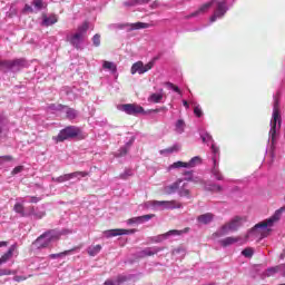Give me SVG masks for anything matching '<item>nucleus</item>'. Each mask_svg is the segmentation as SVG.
I'll return each mask as SVG.
<instances>
[{
	"mask_svg": "<svg viewBox=\"0 0 285 285\" xmlns=\"http://www.w3.org/2000/svg\"><path fill=\"white\" fill-rule=\"evenodd\" d=\"M145 208H151V210H175V208H183V206L177 200H148L145 203Z\"/></svg>",
	"mask_w": 285,
	"mask_h": 285,
	"instance_id": "obj_4",
	"label": "nucleus"
},
{
	"mask_svg": "<svg viewBox=\"0 0 285 285\" xmlns=\"http://www.w3.org/2000/svg\"><path fill=\"white\" fill-rule=\"evenodd\" d=\"M147 3H150V0H128L125 6H146Z\"/></svg>",
	"mask_w": 285,
	"mask_h": 285,
	"instance_id": "obj_30",
	"label": "nucleus"
},
{
	"mask_svg": "<svg viewBox=\"0 0 285 285\" xmlns=\"http://www.w3.org/2000/svg\"><path fill=\"white\" fill-rule=\"evenodd\" d=\"M12 253H14V247H10L9 250L0 257L3 264H6V262L12 257Z\"/></svg>",
	"mask_w": 285,
	"mask_h": 285,
	"instance_id": "obj_39",
	"label": "nucleus"
},
{
	"mask_svg": "<svg viewBox=\"0 0 285 285\" xmlns=\"http://www.w3.org/2000/svg\"><path fill=\"white\" fill-rule=\"evenodd\" d=\"M210 8H214V13L209 18V23H215V21L224 19V17H226V12L230 10L226 0H210L209 2L203 4L198 10L194 11L189 16H186V19H193V17L206 14V11L210 10Z\"/></svg>",
	"mask_w": 285,
	"mask_h": 285,
	"instance_id": "obj_1",
	"label": "nucleus"
},
{
	"mask_svg": "<svg viewBox=\"0 0 285 285\" xmlns=\"http://www.w3.org/2000/svg\"><path fill=\"white\" fill-rule=\"evenodd\" d=\"M214 215L212 213H207V214H203L200 216H198V222L199 224H210V222H213L214 219Z\"/></svg>",
	"mask_w": 285,
	"mask_h": 285,
	"instance_id": "obj_22",
	"label": "nucleus"
},
{
	"mask_svg": "<svg viewBox=\"0 0 285 285\" xmlns=\"http://www.w3.org/2000/svg\"><path fill=\"white\" fill-rule=\"evenodd\" d=\"M191 106H194V115H196V117L199 118L204 115V111L202 110V107L199 106V104L191 102Z\"/></svg>",
	"mask_w": 285,
	"mask_h": 285,
	"instance_id": "obj_37",
	"label": "nucleus"
},
{
	"mask_svg": "<svg viewBox=\"0 0 285 285\" xmlns=\"http://www.w3.org/2000/svg\"><path fill=\"white\" fill-rule=\"evenodd\" d=\"M200 137H202V140L204 141V144L210 145V150H213V146H217V145H215V140H213V136H210V134L204 132L200 135Z\"/></svg>",
	"mask_w": 285,
	"mask_h": 285,
	"instance_id": "obj_27",
	"label": "nucleus"
},
{
	"mask_svg": "<svg viewBox=\"0 0 285 285\" xmlns=\"http://www.w3.org/2000/svg\"><path fill=\"white\" fill-rule=\"evenodd\" d=\"M178 195L179 197H190V189L188 188V183H185L184 179L178 189Z\"/></svg>",
	"mask_w": 285,
	"mask_h": 285,
	"instance_id": "obj_20",
	"label": "nucleus"
},
{
	"mask_svg": "<svg viewBox=\"0 0 285 285\" xmlns=\"http://www.w3.org/2000/svg\"><path fill=\"white\" fill-rule=\"evenodd\" d=\"M55 23H57V16L51 14L48 17L47 14H42V26L48 28L49 26H55Z\"/></svg>",
	"mask_w": 285,
	"mask_h": 285,
	"instance_id": "obj_19",
	"label": "nucleus"
},
{
	"mask_svg": "<svg viewBox=\"0 0 285 285\" xmlns=\"http://www.w3.org/2000/svg\"><path fill=\"white\" fill-rule=\"evenodd\" d=\"M102 68L105 70H110V72H117V66L115 65V62L104 61Z\"/></svg>",
	"mask_w": 285,
	"mask_h": 285,
	"instance_id": "obj_32",
	"label": "nucleus"
},
{
	"mask_svg": "<svg viewBox=\"0 0 285 285\" xmlns=\"http://www.w3.org/2000/svg\"><path fill=\"white\" fill-rule=\"evenodd\" d=\"M144 28H148V23H144V22H136L131 24V29L132 30H141Z\"/></svg>",
	"mask_w": 285,
	"mask_h": 285,
	"instance_id": "obj_43",
	"label": "nucleus"
},
{
	"mask_svg": "<svg viewBox=\"0 0 285 285\" xmlns=\"http://www.w3.org/2000/svg\"><path fill=\"white\" fill-rule=\"evenodd\" d=\"M126 279V276H118L115 279H107L104 285H122Z\"/></svg>",
	"mask_w": 285,
	"mask_h": 285,
	"instance_id": "obj_29",
	"label": "nucleus"
},
{
	"mask_svg": "<svg viewBox=\"0 0 285 285\" xmlns=\"http://www.w3.org/2000/svg\"><path fill=\"white\" fill-rule=\"evenodd\" d=\"M132 169H125V171L118 176V179H128L129 177H132Z\"/></svg>",
	"mask_w": 285,
	"mask_h": 285,
	"instance_id": "obj_41",
	"label": "nucleus"
},
{
	"mask_svg": "<svg viewBox=\"0 0 285 285\" xmlns=\"http://www.w3.org/2000/svg\"><path fill=\"white\" fill-rule=\"evenodd\" d=\"M67 175L69 177V181H70V179H77L78 181H80L81 178L88 177V173L87 171H75V173L67 174Z\"/></svg>",
	"mask_w": 285,
	"mask_h": 285,
	"instance_id": "obj_28",
	"label": "nucleus"
},
{
	"mask_svg": "<svg viewBox=\"0 0 285 285\" xmlns=\"http://www.w3.org/2000/svg\"><path fill=\"white\" fill-rule=\"evenodd\" d=\"M183 106H185L187 109L190 108V105L186 100H183Z\"/></svg>",
	"mask_w": 285,
	"mask_h": 285,
	"instance_id": "obj_60",
	"label": "nucleus"
},
{
	"mask_svg": "<svg viewBox=\"0 0 285 285\" xmlns=\"http://www.w3.org/2000/svg\"><path fill=\"white\" fill-rule=\"evenodd\" d=\"M285 207L277 209L274 215L258 224H256L252 230L248 232L247 237H254V239H264L268 237L273 230V226L282 219V213H284Z\"/></svg>",
	"mask_w": 285,
	"mask_h": 285,
	"instance_id": "obj_2",
	"label": "nucleus"
},
{
	"mask_svg": "<svg viewBox=\"0 0 285 285\" xmlns=\"http://www.w3.org/2000/svg\"><path fill=\"white\" fill-rule=\"evenodd\" d=\"M62 234L63 233H59L57 230H49L42 234L40 237H38L33 242V246L36 248H48V246H50L52 242H57V239H59V237H61Z\"/></svg>",
	"mask_w": 285,
	"mask_h": 285,
	"instance_id": "obj_6",
	"label": "nucleus"
},
{
	"mask_svg": "<svg viewBox=\"0 0 285 285\" xmlns=\"http://www.w3.org/2000/svg\"><path fill=\"white\" fill-rule=\"evenodd\" d=\"M72 250H75V249L65 250V252H61V253H58V254H50V255H49V259H59V258H63V257H66L67 255H71Z\"/></svg>",
	"mask_w": 285,
	"mask_h": 285,
	"instance_id": "obj_31",
	"label": "nucleus"
},
{
	"mask_svg": "<svg viewBox=\"0 0 285 285\" xmlns=\"http://www.w3.org/2000/svg\"><path fill=\"white\" fill-rule=\"evenodd\" d=\"M81 135V129L75 126H68L65 129H61L57 137L53 139L57 142L67 141L68 139H75V137H79Z\"/></svg>",
	"mask_w": 285,
	"mask_h": 285,
	"instance_id": "obj_8",
	"label": "nucleus"
},
{
	"mask_svg": "<svg viewBox=\"0 0 285 285\" xmlns=\"http://www.w3.org/2000/svg\"><path fill=\"white\" fill-rule=\"evenodd\" d=\"M130 144H127L126 146L121 147L118 153H116V157H126L128 155V147Z\"/></svg>",
	"mask_w": 285,
	"mask_h": 285,
	"instance_id": "obj_40",
	"label": "nucleus"
},
{
	"mask_svg": "<svg viewBox=\"0 0 285 285\" xmlns=\"http://www.w3.org/2000/svg\"><path fill=\"white\" fill-rule=\"evenodd\" d=\"M88 28H89L88 22H83L78 27L75 33L67 36V41H69V43L77 50L81 49V45L86 39V32H88Z\"/></svg>",
	"mask_w": 285,
	"mask_h": 285,
	"instance_id": "obj_5",
	"label": "nucleus"
},
{
	"mask_svg": "<svg viewBox=\"0 0 285 285\" xmlns=\"http://www.w3.org/2000/svg\"><path fill=\"white\" fill-rule=\"evenodd\" d=\"M191 181H194V184H202V186H204V187L206 186V181H204L199 177L193 178V176H191Z\"/></svg>",
	"mask_w": 285,
	"mask_h": 285,
	"instance_id": "obj_50",
	"label": "nucleus"
},
{
	"mask_svg": "<svg viewBox=\"0 0 285 285\" xmlns=\"http://www.w3.org/2000/svg\"><path fill=\"white\" fill-rule=\"evenodd\" d=\"M154 112H168V108L167 107H160L154 110Z\"/></svg>",
	"mask_w": 285,
	"mask_h": 285,
	"instance_id": "obj_57",
	"label": "nucleus"
},
{
	"mask_svg": "<svg viewBox=\"0 0 285 285\" xmlns=\"http://www.w3.org/2000/svg\"><path fill=\"white\" fill-rule=\"evenodd\" d=\"M3 246H8V242H0V248H3Z\"/></svg>",
	"mask_w": 285,
	"mask_h": 285,
	"instance_id": "obj_61",
	"label": "nucleus"
},
{
	"mask_svg": "<svg viewBox=\"0 0 285 285\" xmlns=\"http://www.w3.org/2000/svg\"><path fill=\"white\" fill-rule=\"evenodd\" d=\"M202 161H203L202 157H199V156L193 157L188 163L178 160V161L171 164L168 167V170H175L177 168H196V166H202Z\"/></svg>",
	"mask_w": 285,
	"mask_h": 285,
	"instance_id": "obj_11",
	"label": "nucleus"
},
{
	"mask_svg": "<svg viewBox=\"0 0 285 285\" xmlns=\"http://www.w3.org/2000/svg\"><path fill=\"white\" fill-rule=\"evenodd\" d=\"M184 130H186V122L184 119H178L175 124V132H177V135H181L184 134Z\"/></svg>",
	"mask_w": 285,
	"mask_h": 285,
	"instance_id": "obj_24",
	"label": "nucleus"
},
{
	"mask_svg": "<svg viewBox=\"0 0 285 285\" xmlns=\"http://www.w3.org/2000/svg\"><path fill=\"white\" fill-rule=\"evenodd\" d=\"M1 159H2V161H12V156H2V157H0V161H1Z\"/></svg>",
	"mask_w": 285,
	"mask_h": 285,
	"instance_id": "obj_58",
	"label": "nucleus"
},
{
	"mask_svg": "<svg viewBox=\"0 0 285 285\" xmlns=\"http://www.w3.org/2000/svg\"><path fill=\"white\" fill-rule=\"evenodd\" d=\"M20 202H22V204L26 202H29L30 204H39V202H41V198L37 196H29L26 198H20Z\"/></svg>",
	"mask_w": 285,
	"mask_h": 285,
	"instance_id": "obj_36",
	"label": "nucleus"
},
{
	"mask_svg": "<svg viewBox=\"0 0 285 285\" xmlns=\"http://www.w3.org/2000/svg\"><path fill=\"white\" fill-rule=\"evenodd\" d=\"M173 153H179V150H181V145L179 144H174L171 147H169Z\"/></svg>",
	"mask_w": 285,
	"mask_h": 285,
	"instance_id": "obj_48",
	"label": "nucleus"
},
{
	"mask_svg": "<svg viewBox=\"0 0 285 285\" xmlns=\"http://www.w3.org/2000/svg\"><path fill=\"white\" fill-rule=\"evenodd\" d=\"M92 43H94L95 48H99L101 46V36L96 33L92 37Z\"/></svg>",
	"mask_w": 285,
	"mask_h": 285,
	"instance_id": "obj_44",
	"label": "nucleus"
},
{
	"mask_svg": "<svg viewBox=\"0 0 285 285\" xmlns=\"http://www.w3.org/2000/svg\"><path fill=\"white\" fill-rule=\"evenodd\" d=\"M161 248L159 247H147L140 252L141 257H153V255H157Z\"/></svg>",
	"mask_w": 285,
	"mask_h": 285,
	"instance_id": "obj_18",
	"label": "nucleus"
},
{
	"mask_svg": "<svg viewBox=\"0 0 285 285\" xmlns=\"http://www.w3.org/2000/svg\"><path fill=\"white\" fill-rule=\"evenodd\" d=\"M282 275L285 277V264L278 265Z\"/></svg>",
	"mask_w": 285,
	"mask_h": 285,
	"instance_id": "obj_59",
	"label": "nucleus"
},
{
	"mask_svg": "<svg viewBox=\"0 0 285 285\" xmlns=\"http://www.w3.org/2000/svg\"><path fill=\"white\" fill-rule=\"evenodd\" d=\"M206 190H212L213 193H222L223 187L217 184L207 185L205 184Z\"/></svg>",
	"mask_w": 285,
	"mask_h": 285,
	"instance_id": "obj_34",
	"label": "nucleus"
},
{
	"mask_svg": "<svg viewBox=\"0 0 285 285\" xmlns=\"http://www.w3.org/2000/svg\"><path fill=\"white\" fill-rule=\"evenodd\" d=\"M120 110L122 112H126V115H132L134 117H137V115L144 114V107L136 104H125L120 106Z\"/></svg>",
	"mask_w": 285,
	"mask_h": 285,
	"instance_id": "obj_13",
	"label": "nucleus"
},
{
	"mask_svg": "<svg viewBox=\"0 0 285 285\" xmlns=\"http://www.w3.org/2000/svg\"><path fill=\"white\" fill-rule=\"evenodd\" d=\"M220 244L226 247V246H233V244H237V238L235 237H226L220 240Z\"/></svg>",
	"mask_w": 285,
	"mask_h": 285,
	"instance_id": "obj_33",
	"label": "nucleus"
},
{
	"mask_svg": "<svg viewBox=\"0 0 285 285\" xmlns=\"http://www.w3.org/2000/svg\"><path fill=\"white\" fill-rule=\"evenodd\" d=\"M87 253L90 257H96L101 253V245H91L87 248Z\"/></svg>",
	"mask_w": 285,
	"mask_h": 285,
	"instance_id": "obj_23",
	"label": "nucleus"
},
{
	"mask_svg": "<svg viewBox=\"0 0 285 285\" xmlns=\"http://www.w3.org/2000/svg\"><path fill=\"white\" fill-rule=\"evenodd\" d=\"M161 99H164V89H160L158 94H153L149 97V101H153V104H161Z\"/></svg>",
	"mask_w": 285,
	"mask_h": 285,
	"instance_id": "obj_25",
	"label": "nucleus"
},
{
	"mask_svg": "<svg viewBox=\"0 0 285 285\" xmlns=\"http://www.w3.org/2000/svg\"><path fill=\"white\" fill-rule=\"evenodd\" d=\"M19 173H23V166H17L11 171V175H19Z\"/></svg>",
	"mask_w": 285,
	"mask_h": 285,
	"instance_id": "obj_49",
	"label": "nucleus"
},
{
	"mask_svg": "<svg viewBox=\"0 0 285 285\" xmlns=\"http://www.w3.org/2000/svg\"><path fill=\"white\" fill-rule=\"evenodd\" d=\"M63 105H55V104H52V105H50L49 106V110H60V111H63Z\"/></svg>",
	"mask_w": 285,
	"mask_h": 285,
	"instance_id": "obj_47",
	"label": "nucleus"
},
{
	"mask_svg": "<svg viewBox=\"0 0 285 285\" xmlns=\"http://www.w3.org/2000/svg\"><path fill=\"white\" fill-rule=\"evenodd\" d=\"M23 12H35V9L30 4H26L23 8Z\"/></svg>",
	"mask_w": 285,
	"mask_h": 285,
	"instance_id": "obj_54",
	"label": "nucleus"
},
{
	"mask_svg": "<svg viewBox=\"0 0 285 285\" xmlns=\"http://www.w3.org/2000/svg\"><path fill=\"white\" fill-rule=\"evenodd\" d=\"M62 112H66L67 119H77V116L79 115L77 110L66 106L63 107Z\"/></svg>",
	"mask_w": 285,
	"mask_h": 285,
	"instance_id": "obj_26",
	"label": "nucleus"
},
{
	"mask_svg": "<svg viewBox=\"0 0 285 285\" xmlns=\"http://www.w3.org/2000/svg\"><path fill=\"white\" fill-rule=\"evenodd\" d=\"M187 232H188V229H185V230L173 229V230L167 232L166 234L157 236L155 242H157V243L164 242V239H167L168 237H170L173 235H183V233H187Z\"/></svg>",
	"mask_w": 285,
	"mask_h": 285,
	"instance_id": "obj_17",
	"label": "nucleus"
},
{
	"mask_svg": "<svg viewBox=\"0 0 285 285\" xmlns=\"http://www.w3.org/2000/svg\"><path fill=\"white\" fill-rule=\"evenodd\" d=\"M184 176H185V181L193 180V171H185Z\"/></svg>",
	"mask_w": 285,
	"mask_h": 285,
	"instance_id": "obj_51",
	"label": "nucleus"
},
{
	"mask_svg": "<svg viewBox=\"0 0 285 285\" xmlns=\"http://www.w3.org/2000/svg\"><path fill=\"white\" fill-rule=\"evenodd\" d=\"M160 155H173V151H171V149L169 147V148H166V149H161L160 150Z\"/></svg>",
	"mask_w": 285,
	"mask_h": 285,
	"instance_id": "obj_55",
	"label": "nucleus"
},
{
	"mask_svg": "<svg viewBox=\"0 0 285 285\" xmlns=\"http://www.w3.org/2000/svg\"><path fill=\"white\" fill-rule=\"evenodd\" d=\"M13 210L18 213V215H21V217H26V212L23 210V205L21 203H17Z\"/></svg>",
	"mask_w": 285,
	"mask_h": 285,
	"instance_id": "obj_38",
	"label": "nucleus"
},
{
	"mask_svg": "<svg viewBox=\"0 0 285 285\" xmlns=\"http://www.w3.org/2000/svg\"><path fill=\"white\" fill-rule=\"evenodd\" d=\"M244 222H246V217L236 216L228 224L220 227L216 235L218 237H224V235H228L230 232L237 230L244 224Z\"/></svg>",
	"mask_w": 285,
	"mask_h": 285,
	"instance_id": "obj_7",
	"label": "nucleus"
},
{
	"mask_svg": "<svg viewBox=\"0 0 285 285\" xmlns=\"http://www.w3.org/2000/svg\"><path fill=\"white\" fill-rule=\"evenodd\" d=\"M32 6L36 12H41V10L48 8V3L45 0H32Z\"/></svg>",
	"mask_w": 285,
	"mask_h": 285,
	"instance_id": "obj_21",
	"label": "nucleus"
},
{
	"mask_svg": "<svg viewBox=\"0 0 285 285\" xmlns=\"http://www.w3.org/2000/svg\"><path fill=\"white\" fill-rule=\"evenodd\" d=\"M52 181H56L57 184H63V181H70L68 174H65L62 176H59L57 178H52Z\"/></svg>",
	"mask_w": 285,
	"mask_h": 285,
	"instance_id": "obj_42",
	"label": "nucleus"
},
{
	"mask_svg": "<svg viewBox=\"0 0 285 285\" xmlns=\"http://www.w3.org/2000/svg\"><path fill=\"white\" fill-rule=\"evenodd\" d=\"M155 68V60L149 61L144 65V61H137L131 66L130 73L131 75H146L148 70H153Z\"/></svg>",
	"mask_w": 285,
	"mask_h": 285,
	"instance_id": "obj_12",
	"label": "nucleus"
},
{
	"mask_svg": "<svg viewBox=\"0 0 285 285\" xmlns=\"http://www.w3.org/2000/svg\"><path fill=\"white\" fill-rule=\"evenodd\" d=\"M276 273H282V271L279 269V265L267 268V271L265 272V275L266 277H273V275H276Z\"/></svg>",
	"mask_w": 285,
	"mask_h": 285,
	"instance_id": "obj_35",
	"label": "nucleus"
},
{
	"mask_svg": "<svg viewBox=\"0 0 285 285\" xmlns=\"http://www.w3.org/2000/svg\"><path fill=\"white\" fill-rule=\"evenodd\" d=\"M26 66H28V62H26L24 59L0 60V70L8 68L9 70H12V72H19V70H22Z\"/></svg>",
	"mask_w": 285,
	"mask_h": 285,
	"instance_id": "obj_10",
	"label": "nucleus"
},
{
	"mask_svg": "<svg viewBox=\"0 0 285 285\" xmlns=\"http://www.w3.org/2000/svg\"><path fill=\"white\" fill-rule=\"evenodd\" d=\"M212 175H214L218 181H222L224 176L222 175V171H219V147L215 145L212 146Z\"/></svg>",
	"mask_w": 285,
	"mask_h": 285,
	"instance_id": "obj_9",
	"label": "nucleus"
},
{
	"mask_svg": "<svg viewBox=\"0 0 285 285\" xmlns=\"http://www.w3.org/2000/svg\"><path fill=\"white\" fill-rule=\"evenodd\" d=\"M136 229H108L104 232V236L107 238L119 237V235H134Z\"/></svg>",
	"mask_w": 285,
	"mask_h": 285,
	"instance_id": "obj_14",
	"label": "nucleus"
},
{
	"mask_svg": "<svg viewBox=\"0 0 285 285\" xmlns=\"http://www.w3.org/2000/svg\"><path fill=\"white\" fill-rule=\"evenodd\" d=\"M254 253H255V250H253V248L247 247V248H245V249L242 252V255H243L244 257H253Z\"/></svg>",
	"mask_w": 285,
	"mask_h": 285,
	"instance_id": "obj_45",
	"label": "nucleus"
},
{
	"mask_svg": "<svg viewBox=\"0 0 285 285\" xmlns=\"http://www.w3.org/2000/svg\"><path fill=\"white\" fill-rule=\"evenodd\" d=\"M183 179L179 178L170 185L164 187L163 191L165 195H175V193H179V188H181Z\"/></svg>",
	"mask_w": 285,
	"mask_h": 285,
	"instance_id": "obj_15",
	"label": "nucleus"
},
{
	"mask_svg": "<svg viewBox=\"0 0 285 285\" xmlns=\"http://www.w3.org/2000/svg\"><path fill=\"white\" fill-rule=\"evenodd\" d=\"M165 86H167V88H169L170 90H174V92H178V94L181 92L179 90V87L174 86L173 82H166Z\"/></svg>",
	"mask_w": 285,
	"mask_h": 285,
	"instance_id": "obj_46",
	"label": "nucleus"
},
{
	"mask_svg": "<svg viewBox=\"0 0 285 285\" xmlns=\"http://www.w3.org/2000/svg\"><path fill=\"white\" fill-rule=\"evenodd\" d=\"M155 217V214H147L144 216L132 217L127 220V224L129 226L136 225L139 226V224H145V222H150Z\"/></svg>",
	"mask_w": 285,
	"mask_h": 285,
	"instance_id": "obj_16",
	"label": "nucleus"
},
{
	"mask_svg": "<svg viewBox=\"0 0 285 285\" xmlns=\"http://www.w3.org/2000/svg\"><path fill=\"white\" fill-rule=\"evenodd\" d=\"M269 139L272 146H275L277 137H279V130L282 129V114H279V98L274 96L273 114L269 122Z\"/></svg>",
	"mask_w": 285,
	"mask_h": 285,
	"instance_id": "obj_3",
	"label": "nucleus"
},
{
	"mask_svg": "<svg viewBox=\"0 0 285 285\" xmlns=\"http://www.w3.org/2000/svg\"><path fill=\"white\" fill-rule=\"evenodd\" d=\"M32 215H35L37 219H41L46 217V212H37V213H33Z\"/></svg>",
	"mask_w": 285,
	"mask_h": 285,
	"instance_id": "obj_52",
	"label": "nucleus"
},
{
	"mask_svg": "<svg viewBox=\"0 0 285 285\" xmlns=\"http://www.w3.org/2000/svg\"><path fill=\"white\" fill-rule=\"evenodd\" d=\"M26 279H28V277H26V276H14L13 277L14 282H26Z\"/></svg>",
	"mask_w": 285,
	"mask_h": 285,
	"instance_id": "obj_56",
	"label": "nucleus"
},
{
	"mask_svg": "<svg viewBox=\"0 0 285 285\" xmlns=\"http://www.w3.org/2000/svg\"><path fill=\"white\" fill-rule=\"evenodd\" d=\"M3 275H12V272L10 269H0V277H3Z\"/></svg>",
	"mask_w": 285,
	"mask_h": 285,
	"instance_id": "obj_53",
	"label": "nucleus"
}]
</instances>
